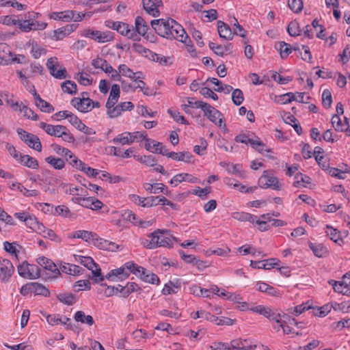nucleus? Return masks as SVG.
<instances>
[{
  "mask_svg": "<svg viewBox=\"0 0 350 350\" xmlns=\"http://www.w3.org/2000/svg\"><path fill=\"white\" fill-rule=\"evenodd\" d=\"M120 86L118 84H113L111 86L109 96L106 103L107 109L112 108L118 102L120 97Z\"/></svg>",
  "mask_w": 350,
  "mask_h": 350,
  "instance_id": "aec40b11",
  "label": "nucleus"
},
{
  "mask_svg": "<svg viewBox=\"0 0 350 350\" xmlns=\"http://www.w3.org/2000/svg\"><path fill=\"white\" fill-rule=\"evenodd\" d=\"M150 25L155 32L163 38L175 39L183 43H187V40H189L191 42V39L181 25L171 18L154 19L150 22Z\"/></svg>",
  "mask_w": 350,
  "mask_h": 350,
  "instance_id": "f257e3e1",
  "label": "nucleus"
},
{
  "mask_svg": "<svg viewBox=\"0 0 350 350\" xmlns=\"http://www.w3.org/2000/svg\"><path fill=\"white\" fill-rule=\"evenodd\" d=\"M165 232H167V230L157 229L148 235L151 238L150 241L152 245H154V249L159 247V234H163Z\"/></svg>",
  "mask_w": 350,
  "mask_h": 350,
  "instance_id": "bf43d9fd",
  "label": "nucleus"
},
{
  "mask_svg": "<svg viewBox=\"0 0 350 350\" xmlns=\"http://www.w3.org/2000/svg\"><path fill=\"white\" fill-rule=\"evenodd\" d=\"M267 171H265L262 176L258 180V183L262 188H272L274 190H280L281 185L278 182V179L272 176H269Z\"/></svg>",
  "mask_w": 350,
  "mask_h": 350,
  "instance_id": "423d86ee",
  "label": "nucleus"
},
{
  "mask_svg": "<svg viewBox=\"0 0 350 350\" xmlns=\"http://www.w3.org/2000/svg\"><path fill=\"white\" fill-rule=\"evenodd\" d=\"M46 321L51 325L62 324V315L59 314H48L46 316Z\"/></svg>",
  "mask_w": 350,
  "mask_h": 350,
  "instance_id": "774afa93",
  "label": "nucleus"
},
{
  "mask_svg": "<svg viewBox=\"0 0 350 350\" xmlns=\"http://www.w3.org/2000/svg\"><path fill=\"white\" fill-rule=\"evenodd\" d=\"M134 267L135 263L133 262H127L121 267L111 270L105 275V278L111 281H115L116 278L120 279L127 278L132 273V269Z\"/></svg>",
  "mask_w": 350,
  "mask_h": 350,
  "instance_id": "7ed1b4c3",
  "label": "nucleus"
},
{
  "mask_svg": "<svg viewBox=\"0 0 350 350\" xmlns=\"http://www.w3.org/2000/svg\"><path fill=\"white\" fill-rule=\"evenodd\" d=\"M17 270L21 277L29 279V264L26 261L20 264L17 267Z\"/></svg>",
  "mask_w": 350,
  "mask_h": 350,
  "instance_id": "6e6d98bb",
  "label": "nucleus"
},
{
  "mask_svg": "<svg viewBox=\"0 0 350 350\" xmlns=\"http://www.w3.org/2000/svg\"><path fill=\"white\" fill-rule=\"evenodd\" d=\"M275 48L280 51L282 59H286L292 52L291 45L283 41L276 43Z\"/></svg>",
  "mask_w": 350,
  "mask_h": 350,
  "instance_id": "c85d7f7f",
  "label": "nucleus"
},
{
  "mask_svg": "<svg viewBox=\"0 0 350 350\" xmlns=\"http://www.w3.org/2000/svg\"><path fill=\"white\" fill-rule=\"evenodd\" d=\"M74 319L77 322L87 324L90 326L94 323V320L91 315H85L83 311H77L74 316Z\"/></svg>",
  "mask_w": 350,
  "mask_h": 350,
  "instance_id": "7c9ffc66",
  "label": "nucleus"
},
{
  "mask_svg": "<svg viewBox=\"0 0 350 350\" xmlns=\"http://www.w3.org/2000/svg\"><path fill=\"white\" fill-rule=\"evenodd\" d=\"M308 245L313 254L319 258L325 257L328 253L327 248L321 243L309 242Z\"/></svg>",
  "mask_w": 350,
  "mask_h": 350,
  "instance_id": "a878e982",
  "label": "nucleus"
},
{
  "mask_svg": "<svg viewBox=\"0 0 350 350\" xmlns=\"http://www.w3.org/2000/svg\"><path fill=\"white\" fill-rule=\"evenodd\" d=\"M180 288V281L179 279H176L174 281H169L165 284L162 293L163 295L175 294Z\"/></svg>",
  "mask_w": 350,
  "mask_h": 350,
  "instance_id": "b1692460",
  "label": "nucleus"
},
{
  "mask_svg": "<svg viewBox=\"0 0 350 350\" xmlns=\"http://www.w3.org/2000/svg\"><path fill=\"white\" fill-rule=\"evenodd\" d=\"M296 99V96L293 92H288L275 97V102L280 104L285 105L291 103Z\"/></svg>",
  "mask_w": 350,
  "mask_h": 350,
  "instance_id": "e433bc0d",
  "label": "nucleus"
},
{
  "mask_svg": "<svg viewBox=\"0 0 350 350\" xmlns=\"http://www.w3.org/2000/svg\"><path fill=\"white\" fill-rule=\"evenodd\" d=\"M18 162L29 168L36 170L39 167L38 161L34 157H32L28 154H23L21 156Z\"/></svg>",
  "mask_w": 350,
  "mask_h": 350,
  "instance_id": "bb28decb",
  "label": "nucleus"
},
{
  "mask_svg": "<svg viewBox=\"0 0 350 350\" xmlns=\"http://www.w3.org/2000/svg\"><path fill=\"white\" fill-rule=\"evenodd\" d=\"M37 262L44 269L51 271L53 278H56L60 275V271L57 265L51 260L44 256H40L37 258Z\"/></svg>",
  "mask_w": 350,
  "mask_h": 350,
  "instance_id": "9d476101",
  "label": "nucleus"
},
{
  "mask_svg": "<svg viewBox=\"0 0 350 350\" xmlns=\"http://www.w3.org/2000/svg\"><path fill=\"white\" fill-rule=\"evenodd\" d=\"M55 215L63 216L64 217H72L74 214L65 205H59L55 208Z\"/></svg>",
  "mask_w": 350,
  "mask_h": 350,
  "instance_id": "864d4df0",
  "label": "nucleus"
},
{
  "mask_svg": "<svg viewBox=\"0 0 350 350\" xmlns=\"http://www.w3.org/2000/svg\"><path fill=\"white\" fill-rule=\"evenodd\" d=\"M72 10H66L63 12H54L50 14V18L56 21H62L64 22H69L73 18Z\"/></svg>",
  "mask_w": 350,
  "mask_h": 350,
  "instance_id": "393cba45",
  "label": "nucleus"
},
{
  "mask_svg": "<svg viewBox=\"0 0 350 350\" xmlns=\"http://www.w3.org/2000/svg\"><path fill=\"white\" fill-rule=\"evenodd\" d=\"M144 10L150 15L157 17L159 15V10L154 6L152 0H142Z\"/></svg>",
  "mask_w": 350,
  "mask_h": 350,
  "instance_id": "c9c22d12",
  "label": "nucleus"
},
{
  "mask_svg": "<svg viewBox=\"0 0 350 350\" xmlns=\"http://www.w3.org/2000/svg\"><path fill=\"white\" fill-rule=\"evenodd\" d=\"M135 30L136 33L139 36H145L149 27L145 20L142 16H137L135 21Z\"/></svg>",
  "mask_w": 350,
  "mask_h": 350,
  "instance_id": "5701e85b",
  "label": "nucleus"
},
{
  "mask_svg": "<svg viewBox=\"0 0 350 350\" xmlns=\"http://www.w3.org/2000/svg\"><path fill=\"white\" fill-rule=\"evenodd\" d=\"M20 111L23 112L24 117L27 119H31L32 120H38V116L27 105H23Z\"/></svg>",
  "mask_w": 350,
  "mask_h": 350,
  "instance_id": "052dcab7",
  "label": "nucleus"
},
{
  "mask_svg": "<svg viewBox=\"0 0 350 350\" xmlns=\"http://www.w3.org/2000/svg\"><path fill=\"white\" fill-rule=\"evenodd\" d=\"M32 292L36 295H43L44 297H49L50 295L49 291L42 284L32 282Z\"/></svg>",
  "mask_w": 350,
  "mask_h": 350,
  "instance_id": "37998d69",
  "label": "nucleus"
},
{
  "mask_svg": "<svg viewBox=\"0 0 350 350\" xmlns=\"http://www.w3.org/2000/svg\"><path fill=\"white\" fill-rule=\"evenodd\" d=\"M282 314L279 312H275L273 311L270 308L265 307L263 313L262 315H263L265 317L269 319L271 321L273 322H279L278 319H280V317Z\"/></svg>",
  "mask_w": 350,
  "mask_h": 350,
  "instance_id": "49530a36",
  "label": "nucleus"
},
{
  "mask_svg": "<svg viewBox=\"0 0 350 350\" xmlns=\"http://www.w3.org/2000/svg\"><path fill=\"white\" fill-rule=\"evenodd\" d=\"M217 30L221 38L231 40L233 38V33L228 25L221 21H217Z\"/></svg>",
  "mask_w": 350,
  "mask_h": 350,
  "instance_id": "dca6fc26",
  "label": "nucleus"
},
{
  "mask_svg": "<svg viewBox=\"0 0 350 350\" xmlns=\"http://www.w3.org/2000/svg\"><path fill=\"white\" fill-rule=\"evenodd\" d=\"M97 237L95 232L88 230H77L69 235L70 238L81 239L86 242H92L93 244Z\"/></svg>",
  "mask_w": 350,
  "mask_h": 350,
  "instance_id": "2eb2a0df",
  "label": "nucleus"
},
{
  "mask_svg": "<svg viewBox=\"0 0 350 350\" xmlns=\"http://www.w3.org/2000/svg\"><path fill=\"white\" fill-rule=\"evenodd\" d=\"M117 31L121 35L132 39L135 41L140 40V37L136 33V31L133 26H130L129 24L120 22L118 25Z\"/></svg>",
  "mask_w": 350,
  "mask_h": 350,
  "instance_id": "1a4fd4ad",
  "label": "nucleus"
},
{
  "mask_svg": "<svg viewBox=\"0 0 350 350\" xmlns=\"http://www.w3.org/2000/svg\"><path fill=\"white\" fill-rule=\"evenodd\" d=\"M76 177V179L85 187L87 189L94 191L98 193L99 190H103L102 188L95 184H92L88 180H85L81 176L78 175Z\"/></svg>",
  "mask_w": 350,
  "mask_h": 350,
  "instance_id": "79ce46f5",
  "label": "nucleus"
},
{
  "mask_svg": "<svg viewBox=\"0 0 350 350\" xmlns=\"http://www.w3.org/2000/svg\"><path fill=\"white\" fill-rule=\"evenodd\" d=\"M5 102L15 111H20L23 105V103L22 102L19 103L14 100L13 94H11L10 98H6Z\"/></svg>",
  "mask_w": 350,
  "mask_h": 350,
  "instance_id": "69168bd1",
  "label": "nucleus"
},
{
  "mask_svg": "<svg viewBox=\"0 0 350 350\" xmlns=\"http://www.w3.org/2000/svg\"><path fill=\"white\" fill-rule=\"evenodd\" d=\"M16 132L19 135L20 139L23 141L29 148L36 151L41 152L42 144L37 135L28 133L21 128H18L16 130Z\"/></svg>",
  "mask_w": 350,
  "mask_h": 350,
  "instance_id": "f03ea898",
  "label": "nucleus"
},
{
  "mask_svg": "<svg viewBox=\"0 0 350 350\" xmlns=\"http://www.w3.org/2000/svg\"><path fill=\"white\" fill-rule=\"evenodd\" d=\"M206 106L202 110L204 112V116L219 128H226L223 114L208 103H206Z\"/></svg>",
  "mask_w": 350,
  "mask_h": 350,
  "instance_id": "20e7f679",
  "label": "nucleus"
},
{
  "mask_svg": "<svg viewBox=\"0 0 350 350\" xmlns=\"http://www.w3.org/2000/svg\"><path fill=\"white\" fill-rule=\"evenodd\" d=\"M287 31L291 36H299L301 33L299 23L296 21H291L287 27Z\"/></svg>",
  "mask_w": 350,
  "mask_h": 350,
  "instance_id": "603ef678",
  "label": "nucleus"
},
{
  "mask_svg": "<svg viewBox=\"0 0 350 350\" xmlns=\"http://www.w3.org/2000/svg\"><path fill=\"white\" fill-rule=\"evenodd\" d=\"M192 157V154L188 152H171L170 154V158H172L176 161H181L185 162H190Z\"/></svg>",
  "mask_w": 350,
  "mask_h": 350,
  "instance_id": "f704fd0d",
  "label": "nucleus"
},
{
  "mask_svg": "<svg viewBox=\"0 0 350 350\" xmlns=\"http://www.w3.org/2000/svg\"><path fill=\"white\" fill-rule=\"evenodd\" d=\"M231 350H254L256 345H251L247 340L236 339L230 342Z\"/></svg>",
  "mask_w": 350,
  "mask_h": 350,
  "instance_id": "f3484780",
  "label": "nucleus"
},
{
  "mask_svg": "<svg viewBox=\"0 0 350 350\" xmlns=\"http://www.w3.org/2000/svg\"><path fill=\"white\" fill-rule=\"evenodd\" d=\"M232 217L241 221H248L252 224H254V221H256V215L245 212H234L232 214Z\"/></svg>",
  "mask_w": 350,
  "mask_h": 350,
  "instance_id": "c756f323",
  "label": "nucleus"
},
{
  "mask_svg": "<svg viewBox=\"0 0 350 350\" xmlns=\"http://www.w3.org/2000/svg\"><path fill=\"white\" fill-rule=\"evenodd\" d=\"M310 308H311V307L310 306H307V304H302L298 305L297 306L289 308L288 310V311L289 313H291L292 314L298 316V315L301 314V313H303L304 311L308 310Z\"/></svg>",
  "mask_w": 350,
  "mask_h": 350,
  "instance_id": "13d9d810",
  "label": "nucleus"
},
{
  "mask_svg": "<svg viewBox=\"0 0 350 350\" xmlns=\"http://www.w3.org/2000/svg\"><path fill=\"white\" fill-rule=\"evenodd\" d=\"M138 161L148 166L153 167L156 165L157 160L152 155L134 156Z\"/></svg>",
  "mask_w": 350,
  "mask_h": 350,
  "instance_id": "a18cd8bd",
  "label": "nucleus"
},
{
  "mask_svg": "<svg viewBox=\"0 0 350 350\" xmlns=\"http://www.w3.org/2000/svg\"><path fill=\"white\" fill-rule=\"evenodd\" d=\"M149 58L154 62H159L163 66H168L172 64L170 62V57L163 56L152 51H151L150 54L149 55Z\"/></svg>",
  "mask_w": 350,
  "mask_h": 350,
  "instance_id": "58836bf2",
  "label": "nucleus"
},
{
  "mask_svg": "<svg viewBox=\"0 0 350 350\" xmlns=\"http://www.w3.org/2000/svg\"><path fill=\"white\" fill-rule=\"evenodd\" d=\"M132 149H128L125 151H122L120 148L115 146L111 147V153L114 156L119 157L121 158H129L131 157V154L133 152Z\"/></svg>",
  "mask_w": 350,
  "mask_h": 350,
  "instance_id": "5fc2aeb1",
  "label": "nucleus"
},
{
  "mask_svg": "<svg viewBox=\"0 0 350 350\" xmlns=\"http://www.w3.org/2000/svg\"><path fill=\"white\" fill-rule=\"evenodd\" d=\"M33 98L36 107L43 112L49 113L53 112L54 111V107L53 105L43 100L37 93L36 90L33 89Z\"/></svg>",
  "mask_w": 350,
  "mask_h": 350,
  "instance_id": "4468645a",
  "label": "nucleus"
},
{
  "mask_svg": "<svg viewBox=\"0 0 350 350\" xmlns=\"http://www.w3.org/2000/svg\"><path fill=\"white\" fill-rule=\"evenodd\" d=\"M183 181L195 183L198 182V179L189 174L180 173L175 175L171 179L170 183L174 184V186H177L178 183H180Z\"/></svg>",
  "mask_w": 350,
  "mask_h": 350,
  "instance_id": "412c9836",
  "label": "nucleus"
},
{
  "mask_svg": "<svg viewBox=\"0 0 350 350\" xmlns=\"http://www.w3.org/2000/svg\"><path fill=\"white\" fill-rule=\"evenodd\" d=\"M65 159L70 165L72 167L76 168L77 170H83V162L79 159L77 157L73 154L70 150L68 154L65 155Z\"/></svg>",
  "mask_w": 350,
  "mask_h": 350,
  "instance_id": "cd10ccee",
  "label": "nucleus"
},
{
  "mask_svg": "<svg viewBox=\"0 0 350 350\" xmlns=\"http://www.w3.org/2000/svg\"><path fill=\"white\" fill-rule=\"evenodd\" d=\"M70 123L75 126L79 131L86 135H94L96 132L93 129L87 126L82 121L75 115L70 120Z\"/></svg>",
  "mask_w": 350,
  "mask_h": 350,
  "instance_id": "a211bd4d",
  "label": "nucleus"
},
{
  "mask_svg": "<svg viewBox=\"0 0 350 350\" xmlns=\"http://www.w3.org/2000/svg\"><path fill=\"white\" fill-rule=\"evenodd\" d=\"M62 90L69 94H75L77 93V84L70 80H67L62 83Z\"/></svg>",
  "mask_w": 350,
  "mask_h": 350,
  "instance_id": "c03bdc74",
  "label": "nucleus"
},
{
  "mask_svg": "<svg viewBox=\"0 0 350 350\" xmlns=\"http://www.w3.org/2000/svg\"><path fill=\"white\" fill-rule=\"evenodd\" d=\"M74 258L76 262L83 265L85 267L88 269H92L94 266H96V262L90 256H83L80 255H74Z\"/></svg>",
  "mask_w": 350,
  "mask_h": 350,
  "instance_id": "2f4dec72",
  "label": "nucleus"
},
{
  "mask_svg": "<svg viewBox=\"0 0 350 350\" xmlns=\"http://www.w3.org/2000/svg\"><path fill=\"white\" fill-rule=\"evenodd\" d=\"M118 70H120V75L129 78H134L135 75H142L141 72H133V70L125 64H120L118 66Z\"/></svg>",
  "mask_w": 350,
  "mask_h": 350,
  "instance_id": "de8ad7c7",
  "label": "nucleus"
},
{
  "mask_svg": "<svg viewBox=\"0 0 350 350\" xmlns=\"http://www.w3.org/2000/svg\"><path fill=\"white\" fill-rule=\"evenodd\" d=\"M343 280H344V281H342V282H336L334 280H330L329 282V284L333 286V288H334V291L345 295V291L347 288V286L348 284L345 280H349V283H350V271L349 273H346L343 276Z\"/></svg>",
  "mask_w": 350,
  "mask_h": 350,
  "instance_id": "4be33fe9",
  "label": "nucleus"
},
{
  "mask_svg": "<svg viewBox=\"0 0 350 350\" xmlns=\"http://www.w3.org/2000/svg\"><path fill=\"white\" fill-rule=\"evenodd\" d=\"M77 28V26L74 24L66 25L64 27H60L53 31V35L52 36L53 39L55 40H61L64 39L66 36L70 35L72 32H73Z\"/></svg>",
  "mask_w": 350,
  "mask_h": 350,
  "instance_id": "ddd939ff",
  "label": "nucleus"
},
{
  "mask_svg": "<svg viewBox=\"0 0 350 350\" xmlns=\"http://www.w3.org/2000/svg\"><path fill=\"white\" fill-rule=\"evenodd\" d=\"M90 270L92 271V278L94 282L97 283L105 280V277L102 275L101 269L96 263V266H94V268H92V269Z\"/></svg>",
  "mask_w": 350,
  "mask_h": 350,
  "instance_id": "680f3d73",
  "label": "nucleus"
},
{
  "mask_svg": "<svg viewBox=\"0 0 350 350\" xmlns=\"http://www.w3.org/2000/svg\"><path fill=\"white\" fill-rule=\"evenodd\" d=\"M60 269L62 272L72 275H79L84 271V269L78 265L66 262L60 265Z\"/></svg>",
  "mask_w": 350,
  "mask_h": 350,
  "instance_id": "6ab92c4d",
  "label": "nucleus"
},
{
  "mask_svg": "<svg viewBox=\"0 0 350 350\" xmlns=\"http://www.w3.org/2000/svg\"><path fill=\"white\" fill-rule=\"evenodd\" d=\"M90 288L91 284L88 280H79L73 284V290L75 292H79L83 290H90Z\"/></svg>",
  "mask_w": 350,
  "mask_h": 350,
  "instance_id": "09e8293b",
  "label": "nucleus"
},
{
  "mask_svg": "<svg viewBox=\"0 0 350 350\" xmlns=\"http://www.w3.org/2000/svg\"><path fill=\"white\" fill-rule=\"evenodd\" d=\"M144 187L150 193H159L160 192H164L165 185L163 183H145Z\"/></svg>",
  "mask_w": 350,
  "mask_h": 350,
  "instance_id": "a19ab883",
  "label": "nucleus"
},
{
  "mask_svg": "<svg viewBox=\"0 0 350 350\" xmlns=\"http://www.w3.org/2000/svg\"><path fill=\"white\" fill-rule=\"evenodd\" d=\"M232 100L235 105L239 106L244 100L243 94L241 90L235 89L232 93Z\"/></svg>",
  "mask_w": 350,
  "mask_h": 350,
  "instance_id": "4d7b16f0",
  "label": "nucleus"
},
{
  "mask_svg": "<svg viewBox=\"0 0 350 350\" xmlns=\"http://www.w3.org/2000/svg\"><path fill=\"white\" fill-rule=\"evenodd\" d=\"M82 35L85 37L91 38L100 43L107 42L113 40V33L110 31L85 29Z\"/></svg>",
  "mask_w": 350,
  "mask_h": 350,
  "instance_id": "39448f33",
  "label": "nucleus"
},
{
  "mask_svg": "<svg viewBox=\"0 0 350 350\" xmlns=\"http://www.w3.org/2000/svg\"><path fill=\"white\" fill-rule=\"evenodd\" d=\"M227 171L232 174H234L240 178H244L245 172L241 170V165L240 164H231L228 166Z\"/></svg>",
  "mask_w": 350,
  "mask_h": 350,
  "instance_id": "8fccbe9b",
  "label": "nucleus"
},
{
  "mask_svg": "<svg viewBox=\"0 0 350 350\" xmlns=\"http://www.w3.org/2000/svg\"><path fill=\"white\" fill-rule=\"evenodd\" d=\"M58 64L56 57H51L47 60L46 66L49 69L50 74L56 79H62L66 77V68H60L57 70V65Z\"/></svg>",
  "mask_w": 350,
  "mask_h": 350,
  "instance_id": "6e6552de",
  "label": "nucleus"
},
{
  "mask_svg": "<svg viewBox=\"0 0 350 350\" xmlns=\"http://www.w3.org/2000/svg\"><path fill=\"white\" fill-rule=\"evenodd\" d=\"M57 298L60 302L68 306L73 305L77 301L75 295L72 293H59Z\"/></svg>",
  "mask_w": 350,
  "mask_h": 350,
  "instance_id": "4c0bfd02",
  "label": "nucleus"
},
{
  "mask_svg": "<svg viewBox=\"0 0 350 350\" xmlns=\"http://www.w3.org/2000/svg\"><path fill=\"white\" fill-rule=\"evenodd\" d=\"M211 191V187L200 188L198 187L193 191L192 193L204 200L207 198V195L210 193Z\"/></svg>",
  "mask_w": 350,
  "mask_h": 350,
  "instance_id": "338daca9",
  "label": "nucleus"
},
{
  "mask_svg": "<svg viewBox=\"0 0 350 350\" xmlns=\"http://www.w3.org/2000/svg\"><path fill=\"white\" fill-rule=\"evenodd\" d=\"M39 126L48 135L56 137H60L62 131H66V126L63 125H53L41 122Z\"/></svg>",
  "mask_w": 350,
  "mask_h": 350,
  "instance_id": "f8f14e48",
  "label": "nucleus"
},
{
  "mask_svg": "<svg viewBox=\"0 0 350 350\" xmlns=\"http://www.w3.org/2000/svg\"><path fill=\"white\" fill-rule=\"evenodd\" d=\"M94 245L98 247L100 250L116 252L121 250V246L114 242L100 238L97 237L94 241Z\"/></svg>",
  "mask_w": 350,
  "mask_h": 350,
  "instance_id": "9b49d317",
  "label": "nucleus"
},
{
  "mask_svg": "<svg viewBox=\"0 0 350 350\" xmlns=\"http://www.w3.org/2000/svg\"><path fill=\"white\" fill-rule=\"evenodd\" d=\"M14 271V268L10 260L0 258V280L7 282Z\"/></svg>",
  "mask_w": 350,
  "mask_h": 350,
  "instance_id": "0eeeda50",
  "label": "nucleus"
},
{
  "mask_svg": "<svg viewBox=\"0 0 350 350\" xmlns=\"http://www.w3.org/2000/svg\"><path fill=\"white\" fill-rule=\"evenodd\" d=\"M45 161L55 170H62L65 167V162L61 158L49 156L45 158Z\"/></svg>",
  "mask_w": 350,
  "mask_h": 350,
  "instance_id": "473e14b6",
  "label": "nucleus"
},
{
  "mask_svg": "<svg viewBox=\"0 0 350 350\" xmlns=\"http://www.w3.org/2000/svg\"><path fill=\"white\" fill-rule=\"evenodd\" d=\"M332 124L336 131L344 132L345 124H342L338 115L335 114L333 116Z\"/></svg>",
  "mask_w": 350,
  "mask_h": 350,
  "instance_id": "e2e57ef3",
  "label": "nucleus"
},
{
  "mask_svg": "<svg viewBox=\"0 0 350 350\" xmlns=\"http://www.w3.org/2000/svg\"><path fill=\"white\" fill-rule=\"evenodd\" d=\"M332 103V93L331 92L326 89L324 90L322 94V103L323 105L325 108H329L331 107Z\"/></svg>",
  "mask_w": 350,
  "mask_h": 350,
  "instance_id": "0e129e2a",
  "label": "nucleus"
},
{
  "mask_svg": "<svg viewBox=\"0 0 350 350\" xmlns=\"http://www.w3.org/2000/svg\"><path fill=\"white\" fill-rule=\"evenodd\" d=\"M295 178L297 179V180L293 183V185L295 187L306 186L305 184H309L310 183V178L306 175H303L301 173H297Z\"/></svg>",
  "mask_w": 350,
  "mask_h": 350,
  "instance_id": "3c124183",
  "label": "nucleus"
},
{
  "mask_svg": "<svg viewBox=\"0 0 350 350\" xmlns=\"http://www.w3.org/2000/svg\"><path fill=\"white\" fill-rule=\"evenodd\" d=\"M326 229L327 230L325 232L327 235L329 237L331 240L335 243H338L339 245L341 244L340 242H343L342 238L340 237V233L337 229L334 228L329 225L326 226Z\"/></svg>",
  "mask_w": 350,
  "mask_h": 350,
  "instance_id": "72a5a7b5",
  "label": "nucleus"
},
{
  "mask_svg": "<svg viewBox=\"0 0 350 350\" xmlns=\"http://www.w3.org/2000/svg\"><path fill=\"white\" fill-rule=\"evenodd\" d=\"M126 134L127 136H129V140L131 141V144L133 143L134 142L137 141L138 142L139 139H144L146 142L150 141V139L147 137V133L146 132H140V131H135V132H126Z\"/></svg>",
  "mask_w": 350,
  "mask_h": 350,
  "instance_id": "ea45409f",
  "label": "nucleus"
}]
</instances>
